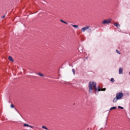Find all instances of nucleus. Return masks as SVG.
<instances>
[{
	"instance_id": "f257e3e1",
	"label": "nucleus",
	"mask_w": 130,
	"mask_h": 130,
	"mask_svg": "<svg viewBox=\"0 0 130 130\" xmlns=\"http://www.w3.org/2000/svg\"><path fill=\"white\" fill-rule=\"evenodd\" d=\"M93 88H94L95 89L94 92L95 93H97L98 90H97V85L96 84V82H91V81H90L88 84L89 93L90 94H92V93H93Z\"/></svg>"
},
{
	"instance_id": "6ab92c4d",
	"label": "nucleus",
	"mask_w": 130,
	"mask_h": 130,
	"mask_svg": "<svg viewBox=\"0 0 130 130\" xmlns=\"http://www.w3.org/2000/svg\"><path fill=\"white\" fill-rule=\"evenodd\" d=\"M28 127H31V128H34V126L29 125Z\"/></svg>"
},
{
	"instance_id": "9b49d317",
	"label": "nucleus",
	"mask_w": 130,
	"mask_h": 130,
	"mask_svg": "<svg viewBox=\"0 0 130 130\" xmlns=\"http://www.w3.org/2000/svg\"><path fill=\"white\" fill-rule=\"evenodd\" d=\"M38 76H40V77H44V75H43L40 73H38Z\"/></svg>"
},
{
	"instance_id": "a211bd4d",
	"label": "nucleus",
	"mask_w": 130,
	"mask_h": 130,
	"mask_svg": "<svg viewBox=\"0 0 130 130\" xmlns=\"http://www.w3.org/2000/svg\"><path fill=\"white\" fill-rule=\"evenodd\" d=\"M111 82H114L115 80H114V79L113 78H112L110 80Z\"/></svg>"
},
{
	"instance_id": "f3484780",
	"label": "nucleus",
	"mask_w": 130,
	"mask_h": 130,
	"mask_svg": "<svg viewBox=\"0 0 130 130\" xmlns=\"http://www.w3.org/2000/svg\"><path fill=\"white\" fill-rule=\"evenodd\" d=\"M72 72H73L74 75H75V74L76 73V71L74 69H72Z\"/></svg>"
},
{
	"instance_id": "7ed1b4c3",
	"label": "nucleus",
	"mask_w": 130,
	"mask_h": 130,
	"mask_svg": "<svg viewBox=\"0 0 130 130\" xmlns=\"http://www.w3.org/2000/svg\"><path fill=\"white\" fill-rule=\"evenodd\" d=\"M111 22V21L109 19L104 20V21H102V24H110Z\"/></svg>"
},
{
	"instance_id": "0eeeda50",
	"label": "nucleus",
	"mask_w": 130,
	"mask_h": 130,
	"mask_svg": "<svg viewBox=\"0 0 130 130\" xmlns=\"http://www.w3.org/2000/svg\"><path fill=\"white\" fill-rule=\"evenodd\" d=\"M71 26H73L74 28L76 29H79V25H75V24H71Z\"/></svg>"
},
{
	"instance_id": "dca6fc26",
	"label": "nucleus",
	"mask_w": 130,
	"mask_h": 130,
	"mask_svg": "<svg viewBox=\"0 0 130 130\" xmlns=\"http://www.w3.org/2000/svg\"><path fill=\"white\" fill-rule=\"evenodd\" d=\"M118 108H119V109H124V108L120 106H118Z\"/></svg>"
},
{
	"instance_id": "6e6552de",
	"label": "nucleus",
	"mask_w": 130,
	"mask_h": 130,
	"mask_svg": "<svg viewBox=\"0 0 130 130\" xmlns=\"http://www.w3.org/2000/svg\"><path fill=\"white\" fill-rule=\"evenodd\" d=\"M122 68H120L119 69V74L121 75V74H122Z\"/></svg>"
},
{
	"instance_id": "5701e85b",
	"label": "nucleus",
	"mask_w": 130,
	"mask_h": 130,
	"mask_svg": "<svg viewBox=\"0 0 130 130\" xmlns=\"http://www.w3.org/2000/svg\"><path fill=\"white\" fill-rule=\"evenodd\" d=\"M5 17H6V15H4V16H3V17H2V19H4V18H5Z\"/></svg>"
},
{
	"instance_id": "20e7f679",
	"label": "nucleus",
	"mask_w": 130,
	"mask_h": 130,
	"mask_svg": "<svg viewBox=\"0 0 130 130\" xmlns=\"http://www.w3.org/2000/svg\"><path fill=\"white\" fill-rule=\"evenodd\" d=\"M89 28H90V26H86L81 29V31L82 32H85V31H86V30H87V29H89Z\"/></svg>"
},
{
	"instance_id": "f03ea898",
	"label": "nucleus",
	"mask_w": 130,
	"mask_h": 130,
	"mask_svg": "<svg viewBox=\"0 0 130 130\" xmlns=\"http://www.w3.org/2000/svg\"><path fill=\"white\" fill-rule=\"evenodd\" d=\"M122 97H123V93L122 92L117 93L116 95V98L117 99H118V100H120V99H121Z\"/></svg>"
},
{
	"instance_id": "2eb2a0df",
	"label": "nucleus",
	"mask_w": 130,
	"mask_h": 130,
	"mask_svg": "<svg viewBox=\"0 0 130 130\" xmlns=\"http://www.w3.org/2000/svg\"><path fill=\"white\" fill-rule=\"evenodd\" d=\"M113 109H116V107H111V108L110 109V110H113Z\"/></svg>"
},
{
	"instance_id": "412c9836",
	"label": "nucleus",
	"mask_w": 130,
	"mask_h": 130,
	"mask_svg": "<svg viewBox=\"0 0 130 130\" xmlns=\"http://www.w3.org/2000/svg\"><path fill=\"white\" fill-rule=\"evenodd\" d=\"M11 108H14L15 107V106H14V104H11Z\"/></svg>"
},
{
	"instance_id": "f8f14e48",
	"label": "nucleus",
	"mask_w": 130,
	"mask_h": 130,
	"mask_svg": "<svg viewBox=\"0 0 130 130\" xmlns=\"http://www.w3.org/2000/svg\"><path fill=\"white\" fill-rule=\"evenodd\" d=\"M117 100H118V99H117V98H115L114 99V100H113V102L114 103H115V102H116V101H117Z\"/></svg>"
},
{
	"instance_id": "ddd939ff",
	"label": "nucleus",
	"mask_w": 130,
	"mask_h": 130,
	"mask_svg": "<svg viewBox=\"0 0 130 130\" xmlns=\"http://www.w3.org/2000/svg\"><path fill=\"white\" fill-rule=\"evenodd\" d=\"M29 124H27V123H24V124H23V126H27V127H29Z\"/></svg>"
},
{
	"instance_id": "423d86ee",
	"label": "nucleus",
	"mask_w": 130,
	"mask_h": 130,
	"mask_svg": "<svg viewBox=\"0 0 130 130\" xmlns=\"http://www.w3.org/2000/svg\"><path fill=\"white\" fill-rule=\"evenodd\" d=\"M114 25L115 26V27H117V28H119V27H120V25L117 23H115Z\"/></svg>"
},
{
	"instance_id": "aec40b11",
	"label": "nucleus",
	"mask_w": 130,
	"mask_h": 130,
	"mask_svg": "<svg viewBox=\"0 0 130 130\" xmlns=\"http://www.w3.org/2000/svg\"><path fill=\"white\" fill-rule=\"evenodd\" d=\"M116 52L118 53V54H120V51H119L118 50H116Z\"/></svg>"
},
{
	"instance_id": "1a4fd4ad",
	"label": "nucleus",
	"mask_w": 130,
	"mask_h": 130,
	"mask_svg": "<svg viewBox=\"0 0 130 130\" xmlns=\"http://www.w3.org/2000/svg\"><path fill=\"white\" fill-rule=\"evenodd\" d=\"M60 22H61L62 23H64V24H67V25H69V23L63 20H62V19H60Z\"/></svg>"
},
{
	"instance_id": "39448f33",
	"label": "nucleus",
	"mask_w": 130,
	"mask_h": 130,
	"mask_svg": "<svg viewBox=\"0 0 130 130\" xmlns=\"http://www.w3.org/2000/svg\"><path fill=\"white\" fill-rule=\"evenodd\" d=\"M8 59L10 61H12L14 62V59H13V57L11 56H9L8 57Z\"/></svg>"
},
{
	"instance_id": "4468645a",
	"label": "nucleus",
	"mask_w": 130,
	"mask_h": 130,
	"mask_svg": "<svg viewBox=\"0 0 130 130\" xmlns=\"http://www.w3.org/2000/svg\"><path fill=\"white\" fill-rule=\"evenodd\" d=\"M98 91H99V92H100V91H101V88H100V86L98 87L97 88ZM98 92V91H97V93Z\"/></svg>"
},
{
	"instance_id": "9d476101",
	"label": "nucleus",
	"mask_w": 130,
	"mask_h": 130,
	"mask_svg": "<svg viewBox=\"0 0 130 130\" xmlns=\"http://www.w3.org/2000/svg\"><path fill=\"white\" fill-rule=\"evenodd\" d=\"M42 128H44V129L49 130L46 126H42Z\"/></svg>"
},
{
	"instance_id": "4be33fe9",
	"label": "nucleus",
	"mask_w": 130,
	"mask_h": 130,
	"mask_svg": "<svg viewBox=\"0 0 130 130\" xmlns=\"http://www.w3.org/2000/svg\"><path fill=\"white\" fill-rule=\"evenodd\" d=\"M106 88H103V89H101V91H106Z\"/></svg>"
}]
</instances>
